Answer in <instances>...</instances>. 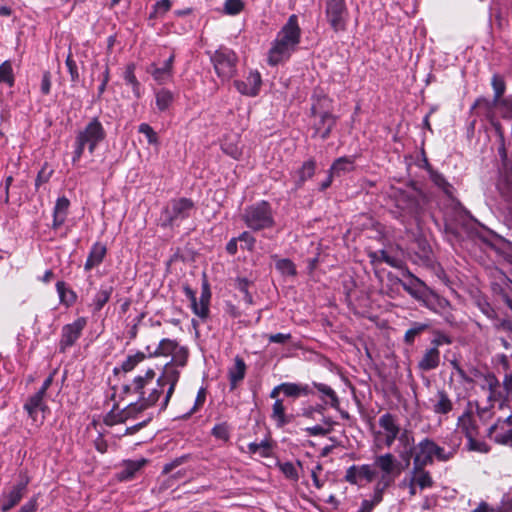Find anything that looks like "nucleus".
I'll return each instance as SVG.
<instances>
[{
  "mask_svg": "<svg viewBox=\"0 0 512 512\" xmlns=\"http://www.w3.org/2000/svg\"><path fill=\"white\" fill-rule=\"evenodd\" d=\"M186 364L185 354H176L166 363L160 377L155 379V372L148 369L143 376H137L124 386V392L129 396H136L135 402L130 399L129 404L122 410H112L105 418L107 425H115L129 419H137L138 415L161 400V407L165 408L174 392L179 380L180 368Z\"/></svg>",
  "mask_w": 512,
  "mask_h": 512,
  "instance_id": "f257e3e1",
  "label": "nucleus"
},
{
  "mask_svg": "<svg viewBox=\"0 0 512 512\" xmlns=\"http://www.w3.org/2000/svg\"><path fill=\"white\" fill-rule=\"evenodd\" d=\"M300 37L301 29L298 24V17L293 14L277 33L271 44L267 57L268 64L276 66L288 60L300 43Z\"/></svg>",
  "mask_w": 512,
  "mask_h": 512,
  "instance_id": "f03ea898",
  "label": "nucleus"
},
{
  "mask_svg": "<svg viewBox=\"0 0 512 512\" xmlns=\"http://www.w3.org/2000/svg\"><path fill=\"white\" fill-rule=\"evenodd\" d=\"M106 133L97 118H93L83 129L79 130L75 137L74 152L72 162H78L85 148H88L90 154H93L96 147L105 139Z\"/></svg>",
  "mask_w": 512,
  "mask_h": 512,
  "instance_id": "7ed1b4c3",
  "label": "nucleus"
},
{
  "mask_svg": "<svg viewBox=\"0 0 512 512\" xmlns=\"http://www.w3.org/2000/svg\"><path fill=\"white\" fill-rule=\"evenodd\" d=\"M243 220L254 231L271 228L274 219L268 202L261 201L245 209Z\"/></svg>",
  "mask_w": 512,
  "mask_h": 512,
  "instance_id": "20e7f679",
  "label": "nucleus"
},
{
  "mask_svg": "<svg viewBox=\"0 0 512 512\" xmlns=\"http://www.w3.org/2000/svg\"><path fill=\"white\" fill-rule=\"evenodd\" d=\"M211 62L218 77L223 81L230 80L237 71L238 57L236 53L226 47H220L211 55Z\"/></svg>",
  "mask_w": 512,
  "mask_h": 512,
  "instance_id": "39448f33",
  "label": "nucleus"
},
{
  "mask_svg": "<svg viewBox=\"0 0 512 512\" xmlns=\"http://www.w3.org/2000/svg\"><path fill=\"white\" fill-rule=\"evenodd\" d=\"M193 208L194 204L190 199L178 198L171 200L162 211V225H178L190 216Z\"/></svg>",
  "mask_w": 512,
  "mask_h": 512,
  "instance_id": "423d86ee",
  "label": "nucleus"
},
{
  "mask_svg": "<svg viewBox=\"0 0 512 512\" xmlns=\"http://www.w3.org/2000/svg\"><path fill=\"white\" fill-rule=\"evenodd\" d=\"M400 426L396 416L384 413L378 419V429H374L375 441L379 445L390 447L400 434Z\"/></svg>",
  "mask_w": 512,
  "mask_h": 512,
  "instance_id": "0eeeda50",
  "label": "nucleus"
},
{
  "mask_svg": "<svg viewBox=\"0 0 512 512\" xmlns=\"http://www.w3.org/2000/svg\"><path fill=\"white\" fill-rule=\"evenodd\" d=\"M325 15L334 32L346 30L349 12L345 0H326Z\"/></svg>",
  "mask_w": 512,
  "mask_h": 512,
  "instance_id": "6e6552de",
  "label": "nucleus"
},
{
  "mask_svg": "<svg viewBox=\"0 0 512 512\" xmlns=\"http://www.w3.org/2000/svg\"><path fill=\"white\" fill-rule=\"evenodd\" d=\"M434 456L442 461L448 459L441 447L429 439H424L413 448V465L425 467L433 462Z\"/></svg>",
  "mask_w": 512,
  "mask_h": 512,
  "instance_id": "1a4fd4ad",
  "label": "nucleus"
},
{
  "mask_svg": "<svg viewBox=\"0 0 512 512\" xmlns=\"http://www.w3.org/2000/svg\"><path fill=\"white\" fill-rule=\"evenodd\" d=\"M28 479H23L19 483L5 490L0 497V509L3 512L9 511L16 506L26 493Z\"/></svg>",
  "mask_w": 512,
  "mask_h": 512,
  "instance_id": "9d476101",
  "label": "nucleus"
},
{
  "mask_svg": "<svg viewBox=\"0 0 512 512\" xmlns=\"http://www.w3.org/2000/svg\"><path fill=\"white\" fill-rule=\"evenodd\" d=\"M261 83L260 73L258 71H250L244 80H236L234 86L242 95L254 97L258 95Z\"/></svg>",
  "mask_w": 512,
  "mask_h": 512,
  "instance_id": "9b49d317",
  "label": "nucleus"
},
{
  "mask_svg": "<svg viewBox=\"0 0 512 512\" xmlns=\"http://www.w3.org/2000/svg\"><path fill=\"white\" fill-rule=\"evenodd\" d=\"M186 295L191 301V307L195 315L205 320L209 314L210 291L205 287L197 300L195 293L188 287L185 288Z\"/></svg>",
  "mask_w": 512,
  "mask_h": 512,
  "instance_id": "f8f14e48",
  "label": "nucleus"
},
{
  "mask_svg": "<svg viewBox=\"0 0 512 512\" xmlns=\"http://www.w3.org/2000/svg\"><path fill=\"white\" fill-rule=\"evenodd\" d=\"M314 136L326 139L336 124L337 117L333 113L312 115Z\"/></svg>",
  "mask_w": 512,
  "mask_h": 512,
  "instance_id": "ddd939ff",
  "label": "nucleus"
},
{
  "mask_svg": "<svg viewBox=\"0 0 512 512\" xmlns=\"http://www.w3.org/2000/svg\"><path fill=\"white\" fill-rule=\"evenodd\" d=\"M173 62L174 55H170V57L163 63L161 67L152 63L148 68L147 72L151 74L153 79L159 84H165L172 79L173 76Z\"/></svg>",
  "mask_w": 512,
  "mask_h": 512,
  "instance_id": "4468645a",
  "label": "nucleus"
},
{
  "mask_svg": "<svg viewBox=\"0 0 512 512\" xmlns=\"http://www.w3.org/2000/svg\"><path fill=\"white\" fill-rule=\"evenodd\" d=\"M86 326L85 318H78L73 323L63 327L61 343L64 348L69 347L75 343L80 337L82 330Z\"/></svg>",
  "mask_w": 512,
  "mask_h": 512,
  "instance_id": "2eb2a0df",
  "label": "nucleus"
},
{
  "mask_svg": "<svg viewBox=\"0 0 512 512\" xmlns=\"http://www.w3.org/2000/svg\"><path fill=\"white\" fill-rule=\"evenodd\" d=\"M375 474V471L369 465L351 466L346 471L345 479L351 484H359L362 480L371 482Z\"/></svg>",
  "mask_w": 512,
  "mask_h": 512,
  "instance_id": "dca6fc26",
  "label": "nucleus"
},
{
  "mask_svg": "<svg viewBox=\"0 0 512 512\" xmlns=\"http://www.w3.org/2000/svg\"><path fill=\"white\" fill-rule=\"evenodd\" d=\"M481 387L486 391L487 398L491 403L503 401L501 385L494 375H485Z\"/></svg>",
  "mask_w": 512,
  "mask_h": 512,
  "instance_id": "f3484780",
  "label": "nucleus"
},
{
  "mask_svg": "<svg viewBox=\"0 0 512 512\" xmlns=\"http://www.w3.org/2000/svg\"><path fill=\"white\" fill-rule=\"evenodd\" d=\"M407 478L420 490L431 488L434 485L431 474L424 467L414 466L409 472Z\"/></svg>",
  "mask_w": 512,
  "mask_h": 512,
  "instance_id": "a211bd4d",
  "label": "nucleus"
},
{
  "mask_svg": "<svg viewBox=\"0 0 512 512\" xmlns=\"http://www.w3.org/2000/svg\"><path fill=\"white\" fill-rule=\"evenodd\" d=\"M332 100L323 93L315 92L312 96L311 115L332 113Z\"/></svg>",
  "mask_w": 512,
  "mask_h": 512,
  "instance_id": "6ab92c4d",
  "label": "nucleus"
},
{
  "mask_svg": "<svg viewBox=\"0 0 512 512\" xmlns=\"http://www.w3.org/2000/svg\"><path fill=\"white\" fill-rule=\"evenodd\" d=\"M375 465L387 476L393 473L398 474L400 472L399 463L390 453L377 456L375 458Z\"/></svg>",
  "mask_w": 512,
  "mask_h": 512,
  "instance_id": "aec40b11",
  "label": "nucleus"
},
{
  "mask_svg": "<svg viewBox=\"0 0 512 512\" xmlns=\"http://www.w3.org/2000/svg\"><path fill=\"white\" fill-rule=\"evenodd\" d=\"M106 246L97 242L95 243L87 257V260L85 262L84 268L85 270H91L92 268L98 266L104 259L106 255Z\"/></svg>",
  "mask_w": 512,
  "mask_h": 512,
  "instance_id": "412c9836",
  "label": "nucleus"
},
{
  "mask_svg": "<svg viewBox=\"0 0 512 512\" xmlns=\"http://www.w3.org/2000/svg\"><path fill=\"white\" fill-rule=\"evenodd\" d=\"M246 373V364L240 357H235L233 365L229 368L228 375L230 380L231 389L236 388L241 382Z\"/></svg>",
  "mask_w": 512,
  "mask_h": 512,
  "instance_id": "4be33fe9",
  "label": "nucleus"
},
{
  "mask_svg": "<svg viewBox=\"0 0 512 512\" xmlns=\"http://www.w3.org/2000/svg\"><path fill=\"white\" fill-rule=\"evenodd\" d=\"M457 429L459 432L463 433L467 439L476 437L478 434L476 419L469 413L463 414L459 417Z\"/></svg>",
  "mask_w": 512,
  "mask_h": 512,
  "instance_id": "5701e85b",
  "label": "nucleus"
},
{
  "mask_svg": "<svg viewBox=\"0 0 512 512\" xmlns=\"http://www.w3.org/2000/svg\"><path fill=\"white\" fill-rule=\"evenodd\" d=\"M70 202L66 197L57 199L53 213V228H59L66 219Z\"/></svg>",
  "mask_w": 512,
  "mask_h": 512,
  "instance_id": "b1692460",
  "label": "nucleus"
},
{
  "mask_svg": "<svg viewBox=\"0 0 512 512\" xmlns=\"http://www.w3.org/2000/svg\"><path fill=\"white\" fill-rule=\"evenodd\" d=\"M43 398L44 394L38 391L24 405L25 410L34 421H37L38 412L46 409Z\"/></svg>",
  "mask_w": 512,
  "mask_h": 512,
  "instance_id": "393cba45",
  "label": "nucleus"
},
{
  "mask_svg": "<svg viewBox=\"0 0 512 512\" xmlns=\"http://www.w3.org/2000/svg\"><path fill=\"white\" fill-rule=\"evenodd\" d=\"M355 168L353 157H340L334 161L330 168V173L333 176H341L343 174L353 171Z\"/></svg>",
  "mask_w": 512,
  "mask_h": 512,
  "instance_id": "a878e982",
  "label": "nucleus"
},
{
  "mask_svg": "<svg viewBox=\"0 0 512 512\" xmlns=\"http://www.w3.org/2000/svg\"><path fill=\"white\" fill-rule=\"evenodd\" d=\"M146 464V459L128 460L123 463V469L120 472L121 480L131 479L137 471Z\"/></svg>",
  "mask_w": 512,
  "mask_h": 512,
  "instance_id": "bb28decb",
  "label": "nucleus"
},
{
  "mask_svg": "<svg viewBox=\"0 0 512 512\" xmlns=\"http://www.w3.org/2000/svg\"><path fill=\"white\" fill-rule=\"evenodd\" d=\"M282 393L288 397L297 398L299 396H306L311 393V389L308 385L297 384V383H282Z\"/></svg>",
  "mask_w": 512,
  "mask_h": 512,
  "instance_id": "cd10ccee",
  "label": "nucleus"
},
{
  "mask_svg": "<svg viewBox=\"0 0 512 512\" xmlns=\"http://www.w3.org/2000/svg\"><path fill=\"white\" fill-rule=\"evenodd\" d=\"M135 65L129 64L124 72L125 83L131 86L134 96L139 99L141 97V85L135 76Z\"/></svg>",
  "mask_w": 512,
  "mask_h": 512,
  "instance_id": "c85d7f7f",
  "label": "nucleus"
},
{
  "mask_svg": "<svg viewBox=\"0 0 512 512\" xmlns=\"http://www.w3.org/2000/svg\"><path fill=\"white\" fill-rule=\"evenodd\" d=\"M173 99V93L167 89H160L155 93L156 106L160 111H166Z\"/></svg>",
  "mask_w": 512,
  "mask_h": 512,
  "instance_id": "c756f323",
  "label": "nucleus"
},
{
  "mask_svg": "<svg viewBox=\"0 0 512 512\" xmlns=\"http://www.w3.org/2000/svg\"><path fill=\"white\" fill-rule=\"evenodd\" d=\"M429 327L430 325L428 323H412L411 327L405 332L404 341L408 344L413 343L415 338L424 331H426L427 329H429Z\"/></svg>",
  "mask_w": 512,
  "mask_h": 512,
  "instance_id": "7c9ffc66",
  "label": "nucleus"
},
{
  "mask_svg": "<svg viewBox=\"0 0 512 512\" xmlns=\"http://www.w3.org/2000/svg\"><path fill=\"white\" fill-rule=\"evenodd\" d=\"M272 418L276 421L279 427H282L288 423L282 400L276 399L275 403L273 404Z\"/></svg>",
  "mask_w": 512,
  "mask_h": 512,
  "instance_id": "2f4dec72",
  "label": "nucleus"
},
{
  "mask_svg": "<svg viewBox=\"0 0 512 512\" xmlns=\"http://www.w3.org/2000/svg\"><path fill=\"white\" fill-rule=\"evenodd\" d=\"M495 107L503 119L512 121V96L502 98Z\"/></svg>",
  "mask_w": 512,
  "mask_h": 512,
  "instance_id": "473e14b6",
  "label": "nucleus"
},
{
  "mask_svg": "<svg viewBox=\"0 0 512 512\" xmlns=\"http://www.w3.org/2000/svg\"><path fill=\"white\" fill-rule=\"evenodd\" d=\"M316 164L313 160L306 161L298 171V185H302L307 179H310L315 173Z\"/></svg>",
  "mask_w": 512,
  "mask_h": 512,
  "instance_id": "72a5a7b5",
  "label": "nucleus"
},
{
  "mask_svg": "<svg viewBox=\"0 0 512 512\" xmlns=\"http://www.w3.org/2000/svg\"><path fill=\"white\" fill-rule=\"evenodd\" d=\"M0 83H5L10 87L14 84V74L10 61H4L0 65Z\"/></svg>",
  "mask_w": 512,
  "mask_h": 512,
  "instance_id": "f704fd0d",
  "label": "nucleus"
},
{
  "mask_svg": "<svg viewBox=\"0 0 512 512\" xmlns=\"http://www.w3.org/2000/svg\"><path fill=\"white\" fill-rule=\"evenodd\" d=\"M112 292V288H101L95 295V298L93 300L94 310L100 311L103 306L108 302L110 299Z\"/></svg>",
  "mask_w": 512,
  "mask_h": 512,
  "instance_id": "c9c22d12",
  "label": "nucleus"
},
{
  "mask_svg": "<svg viewBox=\"0 0 512 512\" xmlns=\"http://www.w3.org/2000/svg\"><path fill=\"white\" fill-rule=\"evenodd\" d=\"M492 87H493V90H494V104L497 105L498 104V101H501L502 98L501 96L504 94L505 92V82H504V79L499 76V75H494L492 77Z\"/></svg>",
  "mask_w": 512,
  "mask_h": 512,
  "instance_id": "e433bc0d",
  "label": "nucleus"
},
{
  "mask_svg": "<svg viewBox=\"0 0 512 512\" xmlns=\"http://www.w3.org/2000/svg\"><path fill=\"white\" fill-rule=\"evenodd\" d=\"M314 386L319 390V392L328 398L327 403H329L332 407H337L339 405L338 397L331 387L320 383H315Z\"/></svg>",
  "mask_w": 512,
  "mask_h": 512,
  "instance_id": "4c0bfd02",
  "label": "nucleus"
},
{
  "mask_svg": "<svg viewBox=\"0 0 512 512\" xmlns=\"http://www.w3.org/2000/svg\"><path fill=\"white\" fill-rule=\"evenodd\" d=\"M222 150L225 154L231 156L234 159H239L242 154V150L238 145V142L229 141L228 139L223 141Z\"/></svg>",
  "mask_w": 512,
  "mask_h": 512,
  "instance_id": "58836bf2",
  "label": "nucleus"
},
{
  "mask_svg": "<svg viewBox=\"0 0 512 512\" xmlns=\"http://www.w3.org/2000/svg\"><path fill=\"white\" fill-rule=\"evenodd\" d=\"M249 452L252 454H258L261 457H268L270 455V445L267 441H261L260 443H250L248 445Z\"/></svg>",
  "mask_w": 512,
  "mask_h": 512,
  "instance_id": "ea45409f",
  "label": "nucleus"
},
{
  "mask_svg": "<svg viewBox=\"0 0 512 512\" xmlns=\"http://www.w3.org/2000/svg\"><path fill=\"white\" fill-rule=\"evenodd\" d=\"M382 500V490L378 489L375 491L373 497L371 500H363L361 504V508L358 510V512H371L373 508L380 503Z\"/></svg>",
  "mask_w": 512,
  "mask_h": 512,
  "instance_id": "a19ab883",
  "label": "nucleus"
},
{
  "mask_svg": "<svg viewBox=\"0 0 512 512\" xmlns=\"http://www.w3.org/2000/svg\"><path fill=\"white\" fill-rule=\"evenodd\" d=\"M139 133L145 135L147 141L151 145H157L159 143L158 135L154 129L147 123H142L138 127Z\"/></svg>",
  "mask_w": 512,
  "mask_h": 512,
  "instance_id": "79ce46f5",
  "label": "nucleus"
},
{
  "mask_svg": "<svg viewBox=\"0 0 512 512\" xmlns=\"http://www.w3.org/2000/svg\"><path fill=\"white\" fill-rule=\"evenodd\" d=\"M452 408V403L444 393L438 394V400L434 405L436 413H448Z\"/></svg>",
  "mask_w": 512,
  "mask_h": 512,
  "instance_id": "37998d69",
  "label": "nucleus"
},
{
  "mask_svg": "<svg viewBox=\"0 0 512 512\" xmlns=\"http://www.w3.org/2000/svg\"><path fill=\"white\" fill-rule=\"evenodd\" d=\"M244 8L242 0H225L224 11L228 15L239 14Z\"/></svg>",
  "mask_w": 512,
  "mask_h": 512,
  "instance_id": "c03bdc74",
  "label": "nucleus"
},
{
  "mask_svg": "<svg viewBox=\"0 0 512 512\" xmlns=\"http://www.w3.org/2000/svg\"><path fill=\"white\" fill-rule=\"evenodd\" d=\"M171 8L170 0H159L153 6V12L151 13V18H157L163 16L166 12H168Z\"/></svg>",
  "mask_w": 512,
  "mask_h": 512,
  "instance_id": "a18cd8bd",
  "label": "nucleus"
},
{
  "mask_svg": "<svg viewBox=\"0 0 512 512\" xmlns=\"http://www.w3.org/2000/svg\"><path fill=\"white\" fill-rule=\"evenodd\" d=\"M439 357L438 354H424L422 360L419 362V365L424 370H430L438 366Z\"/></svg>",
  "mask_w": 512,
  "mask_h": 512,
  "instance_id": "49530a36",
  "label": "nucleus"
},
{
  "mask_svg": "<svg viewBox=\"0 0 512 512\" xmlns=\"http://www.w3.org/2000/svg\"><path fill=\"white\" fill-rule=\"evenodd\" d=\"M431 179L435 185L441 188L446 194H451V185L446 179L438 172H431Z\"/></svg>",
  "mask_w": 512,
  "mask_h": 512,
  "instance_id": "de8ad7c7",
  "label": "nucleus"
},
{
  "mask_svg": "<svg viewBox=\"0 0 512 512\" xmlns=\"http://www.w3.org/2000/svg\"><path fill=\"white\" fill-rule=\"evenodd\" d=\"M276 268L286 275H294L296 273L294 264L289 259H280L276 262Z\"/></svg>",
  "mask_w": 512,
  "mask_h": 512,
  "instance_id": "09e8293b",
  "label": "nucleus"
},
{
  "mask_svg": "<svg viewBox=\"0 0 512 512\" xmlns=\"http://www.w3.org/2000/svg\"><path fill=\"white\" fill-rule=\"evenodd\" d=\"M143 359V354L129 355L127 359L122 363L121 370L124 372L131 371L140 361Z\"/></svg>",
  "mask_w": 512,
  "mask_h": 512,
  "instance_id": "8fccbe9b",
  "label": "nucleus"
},
{
  "mask_svg": "<svg viewBox=\"0 0 512 512\" xmlns=\"http://www.w3.org/2000/svg\"><path fill=\"white\" fill-rule=\"evenodd\" d=\"M212 434L219 440L227 441L229 439V428L225 423L218 424L213 428Z\"/></svg>",
  "mask_w": 512,
  "mask_h": 512,
  "instance_id": "3c124183",
  "label": "nucleus"
},
{
  "mask_svg": "<svg viewBox=\"0 0 512 512\" xmlns=\"http://www.w3.org/2000/svg\"><path fill=\"white\" fill-rule=\"evenodd\" d=\"M280 468H281V471L283 472V474L287 477V478H290L292 480H297L298 479V472H297V469L295 467V465L293 463H290V462H285L283 464L280 465Z\"/></svg>",
  "mask_w": 512,
  "mask_h": 512,
  "instance_id": "603ef678",
  "label": "nucleus"
},
{
  "mask_svg": "<svg viewBox=\"0 0 512 512\" xmlns=\"http://www.w3.org/2000/svg\"><path fill=\"white\" fill-rule=\"evenodd\" d=\"M239 241L242 243V248H246L247 250H252L255 244V238L247 231L241 233L238 237Z\"/></svg>",
  "mask_w": 512,
  "mask_h": 512,
  "instance_id": "864d4df0",
  "label": "nucleus"
},
{
  "mask_svg": "<svg viewBox=\"0 0 512 512\" xmlns=\"http://www.w3.org/2000/svg\"><path fill=\"white\" fill-rule=\"evenodd\" d=\"M66 66H67L68 71L70 73L71 80L73 82L77 81L78 78H79V73H78L76 62L73 60L71 54H69L67 56V58H66Z\"/></svg>",
  "mask_w": 512,
  "mask_h": 512,
  "instance_id": "5fc2aeb1",
  "label": "nucleus"
},
{
  "mask_svg": "<svg viewBox=\"0 0 512 512\" xmlns=\"http://www.w3.org/2000/svg\"><path fill=\"white\" fill-rule=\"evenodd\" d=\"M468 448L472 451H478V452H486V444L482 441H479L476 439V437H471L467 439Z\"/></svg>",
  "mask_w": 512,
  "mask_h": 512,
  "instance_id": "6e6d98bb",
  "label": "nucleus"
},
{
  "mask_svg": "<svg viewBox=\"0 0 512 512\" xmlns=\"http://www.w3.org/2000/svg\"><path fill=\"white\" fill-rule=\"evenodd\" d=\"M290 340L291 335L285 333L271 334L268 336V341L270 343L287 344L290 342Z\"/></svg>",
  "mask_w": 512,
  "mask_h": 512,
  "instance_id": "4d7b16f0",
  "label": "nucleus"
},
{
  "mask_svg": "<svg viewBox=\"0 0 512 512\" xmlns=\"http://www.w3.org/2000/svg\"><path fill=\"white\" fill-rule=\"evenodd\" d=\"M248 285H249V282L247 279L245 278H240L237 280V288L244 293V298L245 300L250 304L252 303V297L251 295L248 293Z\"/></svg>",
  "mask_w": 512,
  "mask_h": 512,
  "instance_id": "13d9d810",
  "label": "nucleus"
},
{
  "mask_svg": "<svg viewBox=\"0 0 512 512\" xmlns=\"http://www.w3.org/2000/svg\"><path fill=\"white\" fill-rule=\"evenodd\" d=\"M508 422L512 424V416L508 417ZM497 441L504 444L512 446V429L500 434L497 436Z\"/></svg>",
  "mask_w": 512,
  "mask_h": 512,
  "instance_id": "bf43d9fd",
  "label": "nucleus"
},
{
  "mask_svg": "<svg viewBox=\"0 0 512 512\" xmlns=\"http://www.w3.org/2000/svg\"><path fill=\"white\" fill-rule=\"evenodd\" d=\"M322 471V466L321 464H316L312 469H311V477H312V480H313V483H314V486L317 488V489H320L322 488L323 486V482L319 479V473Z\"/></svg>",
  "mask_w": 512,
  "mask_h": 512,
  "instance_id": "052dcab7",
  "label": "nucleus"
},
{
  "mask_svg": "<svg viewBox=\"0 0 512 512\" xmlns=\"http://www.w3.org/2000/svg\"><path fill=\"white\" fill-rule=\"evenodd\" d=\"M400 487L401 488H407L409 490V494L411 497L415 496L417 494V489L418 487L416 485H414L407 477H405L401 483H400Z\"/></svg>",
  "mask_w": 512,
  "mask_h": 512,
  "instance_id": "680f3d73",
  "label": "nucleus"
},
{
  "mask_svg": "<svg viewBox=\"0 0 512 512\" xmlns=\"http://www.w3.org/2000/svg\"><path fill=\"white\" fill-rule=\"evenodd\" d=\"M37 509V498H31L27 503H25L18 512H35Z\"/></svg>",
  "mask_w": 512,
  "mask_h": 512,
  "instance_id": "e2e57ef3",
  "label": "nucleus"
},
{
  "mask_svg": "<svg viewBox=\"0 0 512 512\" xmlns=\"http://www.w3.org/2000/svg\"><path fill=\"white\" fill-rule=\"evenodd\" d=\"M51 173V171L46 172L45 168H42L37 175L35 182L36 186L38 187L41 184L46 183L49 180Z\"/></svg>",
  "mask_w": 512,
  "mask_h": 512,
  "instance_id": "0e129e2a",
  "label": "nucleus"
},
{
  "mask_svg": "<svg viewBox=\"0 0 512 512\" xmlns=\"http://www.w3.org/2000/svg\"><path fill=\"white\" fill-rule=\"evenodd\" d=\"M183 460H184V458H178V459H175L172 462L166 464L163 468V473L171 474L175 468H177L178 466H180L182 464Z\"/></svg>",
  "mask_w": 512,
  "mask_h": 512,
  "instance_id": "69168bd1",
  "label": "nucleus"
},
{
  "mask_svg": "<svg viewBox=\"0 0 512 512\" xmlns=\"http://www.w3.org/2000/svg\"><path fill=\"white\" fill-rule=\"evenodd\" d=\"M205 399H206V390L204 388H201L198 391L193 411H196L200 406H202L203 403L205 402Z\"/></svg>",
  "mask_w": 512,
  "mask_h": 512,
  "instance_id": "338daca9",
  "label": "nucleus"
},
{
  "mask_svg": "<svg viewBox=\"0 0 512 512\" xmlns=\"http://www.w3.org/2000/svg\"><path fill=\"white\" fill-rule=\"evenodd\" d=\"M504 388L507 396L512 395V372L505 377Z\"/></svg>",
  "mask_w": 512,
  "mask_h": 512,
  "instance_id": "774afa93",
  "label": "nucleus"
}]
</instances>
